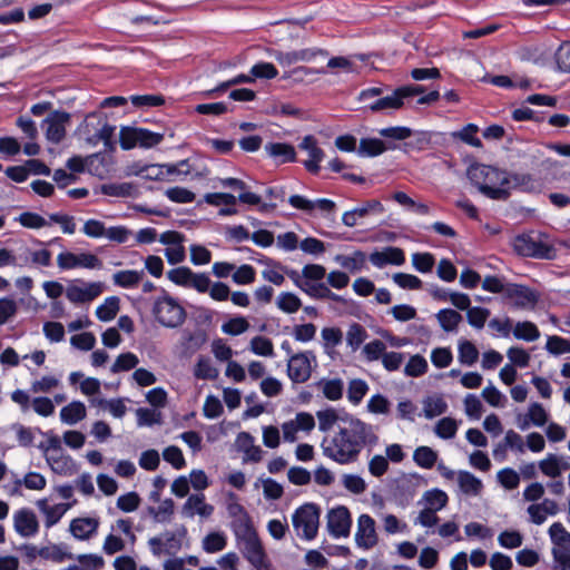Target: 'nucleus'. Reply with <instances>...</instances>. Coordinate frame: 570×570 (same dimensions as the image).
Instances as JSON below:
<instances>
[{
  "label": "nucleus",
  "instance_id": "58836bf2",
  "mask_svg": "<svg viewBox=\"0 0 570 570\" xmlns=\"http://www.w3.org/2000/svg\"><path fill=\"white\" fill-rule=\"evenodd\" d=\"M227 546V535L223 531H212L202 540V548L207 553H217Z\"/></svg>",
  "mask_w": 570,
  "mask_h": 570
},
{
  "label": "nucleus",
  "instance_id": "c9c22d12",
  "mask_svg": "<svg viewBox=\"0 0 570 570\" xmlns=\"http://www.w3.org/2000/svg\"><path fill=\"white\" fill-rule=\"evenodd\" d=\"M460 490L468 495H479L482 491V481L468 471H459L456 474Z\"/></svg>",
  "mask_w": 570,
  "mask_h": 570
},
{
  "label": "nucleus",
  "instance_id": "09e8293b",
  "mask_svg": "<svg viewBox=\"0 0 570 570\" xmlns=\"http://www.w3.org/2000/svg\"><path fill=\"white\" fill-rule=\"evenodd\" d=\"M513 336L518 340L533 342L540 337V332L534 323L524 321V322H518L514 325Z\"/></svg>",
  "mask_w": 570,
  "mask_h": 570
},
{
  "label": "nucleus",
  "instance_id": "603ef678",
  "mask_svg": "<svg viewBox=\"0 0 570 570\" xmlns=\"http://www.w3.org/2000/svg\"><path fill=\"white\" fill-rule=\"evenodd\" d=\"M249 322L244 316H235L222 324V332L226 335L238 336L247 332Z\"/></svg>",
  "mask_w": 570,
  "mask_h": 570
},
{
  "label": "nucleus",
  "instance_id": "f8f14e48",
  "mask_svg": "<svg viewBox=\"0 0 570 570\" xmlns=\"http://www.w3.org/2000/svg\"><path fill=\"white\" fill-rule=\"evenodd\" d=\"M215 507L206 501L204 493H194L187 497L181 505L180 514L185 519L198 518L200 522L213 517Z\"/></svg>",
  "mask_w": 570,
  "mask_h": 570
},
{
  "label": "nucleus",
  "instance_id": "69168bd1",
  "mask_svg": "<svg viewBox=\"0 0 570 570\" xmlns=\"http://www.w3.org/2000/svg\"><path fill=\"white\" fill-rule=\"evenodd\" d=\"M549 535L553 547H562L570 544V532L561 522H554L549 528Z\"/></svg>",
  "mask_w": 570,
  "mask_h": 570
},
{
  "label": "nucleus",
  "instance_id": "4be33fe9",
  "mask_svg": "<svg viewBox=\"0 0 570 570\" xmlns=\"http://www.w3.org/2000/svg\"><path fill=\"white\" fill-rule=\"evenodd\" d=\"M36 505L45 517V527L47 529L56 525L71 508V503H58L50 505L48 499L38 500Z\"/></svg>",
  "mask_w": 570,
  "mask_h": 570
},
{
  "label": "nucleus",
  "instance_id": "de8ad7c7",
  "mask_svg": "<svg viewBox=\"0 0 570 570\" xmlns=\"http://www.w3.org/2000/svg\"><path fill=\"white\" fill-rule=\"evenodd\" d=\"M367 338L366 330L358 323L350 325L346 332V344L353 351H357Z\"/></svg>",
  "mask_w": 570,
  "mask_h": 570
},
{
  "label": "nucleus",
  "instance_id": "6e6d98bb",
  "mask_svg": "<svg viewBox=\"0 0 570 570\" xmlns=\"http://www.w3.org/2000/svg\"><path fill=\"white\" fill-rule=\"evenodd\" d=\"M164 170L166 176V181H175L180 176H187L191 173V166L189 160L184 159L176 164H164Z\"/></svg>",
  "mask_w": 570,
  "mask_h": 570
},
{
  "label": "nucleus",
  "instance_id": "c03bdc74",
  "mask_svg": "<svg viewBox=\"0 0 570 570\" xmlns=\"http://www.w3.org/2000/svg\"><path fill=\"white\" fill-rule=\"evenodd\" d=\"M458 358L461 364L472 366L479 358V351L472 342L462 340L458 345Z\"/></svg>",
  "mask_w": 570,
  "mask_h": 570
},
{
  "label": "nucleus",
  "instance_id": "680f3d73",
  "mask_svg": "<svg viewBox=\"0 0 570 570\" xmlns=\"http://www.w3.org/2000/svg\"><path fill=\"white\" fill-rule=\"evenodd\" d=\"M139 363V358L136 354L131 352L121 353L117 356L115 363L112 364L110 371L112 373L126 372L135 368Z\"/></svg>",
  "mask_w": 570,
  "mask_h": 570
},
{
  "label": "nucleus",
  "instance_id": "9b49d317",
  "mask_svg": "<svg viewBox=\"0 0 570 570\" xmlns=\"http://www.w3.org/2000/svg\"><path fill=\"white\" fill-rule=\"evenodd\" d=\"M238 540L243 547L245 558L255 569L269 570V562L257 532Z\"/></svg>",
  "mask_w": 570,
  "mask_h": 570
},
{
  "label": "nucleus",
  "instance_id": "2f4dec72",
  "mask_svg": "<svg viewBox=\"0 0 570 570\" xmlns=\"http://www.w3.org/2000/svg\"><path fill=\"white\" fill-rule=\"evenodd\" d=\"M334 261L352 274L361 272L366 264V255L362 250H355L351 255L338 254Z\"/></svg>",
  "mask_w": 570,
  "mask_h": 570
},
{
  "label": "nucleus",
  "instance_id": "9d476101",
  "mask_svg": "<svg viewBox=\"0 0 570 570\" xmlns=\"http://www.w3.org/2000/svg\"><path fill=\"white\" fill-rule=\"evenodd\" d=\"M167 278L178 286L194 288L198 293H207L210 285V278L206 274L195 273L186 266L170 269Z\"/></svg>",
  "mask_w": 570,
  "mask_h": 570
},
{
  "label": "nucleus",
  "instance_id": "79ce46f5",
  "mask_svg": "<svg viewBox=\"0 0 570 570\" xmlns=\"http://www.w3.org/2000/svg\"><path fill=\"white\" fill-rule=\"evenodd\" d=\"M275 304L279 311L286 314H294L302 307L301 298L292 292L279 293Z\"/></svg>",
  "mask_w": 570,
  "mask_h": 570
},
{
  "label": "nucleus",
  "instance_id": "393cba45",
  "mask_svg": "<svg viewBox=\"0 0 570 570\" xmlns=\"http://www.w3.org/2000/svg\"><path fill=\"white\" fill-rule=\"evenodd\" d=\"M538 466L543 475L556 479L561 476L563 471L570 469V464L560 455L548 453L538 462Z\"/></svg>",
  "mask_w": 570,
  "mask_h": 570
},
{
  "label": "nucleus",
  "instance_id": "e433bc0d",
  "mask_svg": "<svg viewBox=\"0 0 570 570\" xmlns=\"http://www.w3.org/2000/svg\"><path fill=\"white\" fill-rule=\"evenodd\" d=\"M38 556L45 560H50L56 563L73 559L72 553L67 550L65 544H49L42 547L39 549Z\"/></svg>",
  "mask_w": 570,
  "mask_h": 570
},
{
  "label": "nucleus",
  "instance_id": "774afa93",
  "mask_svg": "<svg viewBox=\"0 0 570 570\" xmlns=\"http://www.w3.org/2000/svg\"><path fill=\"white\" fill-rule=\"evenodd\" d=\"M558 70L570 73V42L562 43L554 55Z\"/></svg>",
  "mask_w": 570,
  "mask_h": 570
},
{
  "label": "nucleus",
  "instance_id": "e2e57ef3",
  "mask_svg": "<svg viewBox=\"0 0 570 570\" xmlns=\"http://www.w3.org/2000/svg\"><path fill=\"white\" fill-rule=\"evenodd\" d=\"M185 532L186 530L183 529L179 532L166 531L160 534L165 544L166 554H175L181 549Z\"/></svg>",
  "mask_w": 570,
  "mask_h": 570
},
{
  "label": "nucleus",
  "instance_id": "ddd939ff",
  "mask_svg": "<svg viewBox=\"0 0 570 570\" xmlns=\"http://www.w3.org/2000/svg\"><path fill=\"white\" fill-rule=\"evenodd\" d=\"M57 265L61 271L75 268L96 269L101 267V261L90 253L61 252L57 256Z\"/></svg>",
  "mask_w": 570,
  "mask_h": 570
},
{
  "label": "nucleus",
  "instance_id": "72a5a7b5",
  "mask_svg": "<svg viewBox=\"0 0 570 570\" xmlns=\"http://www.w3.org/2000/svg\"><path fill=\"white\" fill-rule=\"evenodd\" d=\"M193 374L198 380L214 381L218 377L219 371L209 357L200 355L196 360Z\"/></svg>",
  "mask_w": 570,
  "mask_h": 570
},
{
  "label": "nucleus",
  "instance_id": "338daca9",
  "mask_svg": "<svg viewBox=\"0 0 570 570\" xmlns=\"http://www.w3.org/2000/svg\"><path fill=\"white\" fill-rule=\"evenodd\" d=\"M385 350L386 346L382 341L373 340L363 346L362 354L367 362H375L382 360Z\"/></svg>",
  "mask_w": 570,
  "mask_h": 570
},
{
  "label": "nucleus",
  "instance_id": "1a4fd4ad",
  "mask_svg": "<svg viewBox=\"0 0 570 570\" xmlns=\"http://www.w3.org/2000/svg\"><path fill=\"white\" fill-rule=\"evenodd\" d=\"M105 288L106 286L102 282L73 279L66 287V297L72 304H86L99 297Z\"/></svg>",
  "mask_w": 570,
  "mask_h": 570
},
{
  "label": "nucleus",
  "instance_id": "49530a36",
  "mask_svg": "<svg viewBox=\"0 0 570 570\" xmlns=\"http://www.w3.org/2000/svg\"><path fill=\"white\" fill-rule=\"evenodd\" d=\"M316 417L318 421V430L321 432H328L338 421L344 423V420H346V417H341L337 411L332 407L317 411Z\"/></svg>",
  "mask_w": 570,
  "mask_h": 570
},
{
  "label": "nucleus",
  "instance_id": "4468645a",
  "mask_svg": "<svg viewBox=\"0 0 570 570\" xmlns=\"http://www.w3.org/2000/svg\"><path fill=\"white\" fill-rule=\"evenodd\" d=\"M327 530L334 538H346L350 534L352 518L348 509L338 505L327 512Z\"/></svg>",
  "mask_w": 570,
  "mask_h": 570
},
{
  "label": "nucleus",
  "instance_id": "b1692460",
  "mask_svg": "<svg viewBox=\"0 0 570 570\" xmlns=\"http://www.w3.org/2000/svg\"><path fill=\"white\" fill-rule=\"evenodd\" d=\"M317 56L326 57L327 52L318 48H306L291 52H277L275 58L279 63L291 66L299 61H313Z\"/></svg>",
  "mask_w": 570,
  "mask_h": 570
},
{
  "label": "nucleus",
  "instance_id": "a19ab883",
  "mask_svg": "<svg viewBox=\"0 0 570 570\" xmlns=\"http://www.w3.org/2000/svg\"><path fill=\"white\" fill-rule=\"evenodd\" d=\"M436 320L445 332H454L456 331L458 326L462 322L463 317L462 315L451 308H444L436 313Z\"/></svg>",
  "mask_w": 570,
  "mask_h": 570
},
{
  "label": "nucleus",
  "instance_id": "473e14b6",
  "mask_svg": "<svg viewBox=\"0 0 570 570\" xmlns=\"http://www.w3.org/2000/svg\"><path fill=\"white\" fill-rule=\"evenodd\" d=\"M145 276L144 271L125 269L118 271L112 274V282L115 285L122 288H135L142 281Z\"/></svg>",
  "mask_w": 570,
  "mask_h": 570
},
{
  "label": "nucleus",
  "instance_id": "3c124183",
  "mask_svg": "<svg viewBox=\"0 0 570 570\" xmlns=\"http://www.w3.org/2000/svg\"><path fill=\"white\" fill-rule=\"evenodd\" d=\"M149 512L156 522H170L175 512V502L173 499L167 498L157 508L150 509Z\"/></svg>",
  "mask_w": 570,
  "mask_h": 570
},
{
  "label": "nucleus",
  "instance_id": "423d86ee",
  "mask_svg": "<svg viewBox=\"0 0 570 570\" xmlns=\"http://www.w3.org/2000/svg\"><path fill=\"white\" fill-rule=\"evenodd\" d=\"M153 313L163 326L170 328L180 326L186 318L184 307L169 295H164L155 301Z\"/></svg>",
  "mask_w": 570,
  "mask_h": 570
},
{
  "label": "nucleus",
  "instance_id": "c756f323",
  "mask_svg": "<svg viewBox=\"0 0 570 570\" xmlns=\"http://www.w3.org/2000/svg\"><path fill=\"white\" fill-rule=\"evenodd\" d=\"M448 502L449 495L446 492L434 488L425 491L419 500L417 504L439 512L448 505Z\"/></svg>",
  "mask_w": 570,
  "mask_h": 570
},
{
  "label": "nucleus",
  "instance_id": "bb28decb",
  "mask_svg": "<svg viewBox=\"0 0 570 570\" xmlns=\"http://www.w3.org/2000/svg\"><path fill=\"white\" fill-rule=\"evenodd\" d=\"M527 511L531 522L542 524L548 515H556L559 512V507L554 500L543 499L540 503L529 505Z\"/></svg>",
  "mask_w": 570,
  "mask_h": 570
},
{
  "label": "nucleus",
  "instance_id": "4c0bfd02",
  "mask_svg": "<svg viewBox=\"0 0 570 570\" xmlns=\"http://www.w3.org/2000/svg\"><path fill=\"white\" fill-rule=\"evenodd\" d=\"M423 415L431 420L444 414L448 411V403L441 395H431L422 401Z\"/></svg>",
  "mask_w": 570,
  "mask_h": 570
},
{
  "label": "nucleus",
  "instance_id": "a211bd4d",
  "mask_svg": "<svg viewBox=\"0 0 570 570\" xmlns=\"http://www.w3.org/2000/svg\"><path fill=\"white\" fill-rule=\"evenodd\" d=\"M504 296L510 299L515 307L527 309L533 308L539 301V295L534 291L518 284H508Z\"/></svg>",
  "mask_w": 570,
  "mask_h": 570
},
{
  "label": "nucleus",
  "instance_id": "a18cd8bd",
  "mask_svg": "<svg viewBox=\"0 0 570 570\" xmlns=\"http://www.w3.org/2000/svg\"><path fill=\"white\" fill-rule=\"evenodd\" d=\"M267 154L283 163L295 159V149L293 146L283 142H272L265 146Z\"/></svg>",
  "mask_w": 570,
  "mask_h": 570
},
{
  "label": "nucleus",
  "instance_id": "c85d7f7f",
  "mask_svg": "<svg viewBox=\"0 0 570 570\" xmlns=\"http://www.w3.org/2000/svg\"><path fill=\"white\" fill-rule=\"evenodd\" d=\"M87 416V409L83 402L72 401L62 406L59 412L60 421L67 425H76L85 420Z\"/></svg>",
  "mask_w": 570,
  "mask_h": 570
},
{
  "label": "nucleus",
  "instance_id": "412c9836",
  "mask_svg": "<svg viewBox=\"0 0 570 570\" xmlns=\"http://www.w3.org/2000/svg\"><path fill=\"white\" fill-rule=\"evenodd\" d=\"M299 148L308 155V159L304 161L305 168L312 174H317L320 164L325 156L324 151L317 146V140L311 135L305 136L299 144Z\"/></svg>",
  "mask_w": 570,
  "mask_h": 570
},
{
  "label": "nucleus",
  "instance_id": "6e6552de",
  "mask_svg": "<svg viewBox=\"0 0 570 570\" xmlns=\"http://www.w3.org/2000/svg\"><path fill=\"white\" fill-rule=\"evenodd\" d=\"M317 367V358L313 351L293 354L287 361V375L293 383L307 382Z\"/></svg>",
  "mask_w": 570,
  "mask_h": 570
},
{
  "label": "nucleus",
  "instance_id": "13d9d810",
  "mask_svg": "<svg viewBox=\"0 0 570 570\" xmlns=\"http://www.w3.org/2000/svg\"><path fill=\"white\" fill-rule=\"evenodd\" d=\"M249 350L259 356L271 357L274 355V345L272 340L262 335L254 336L250 340Z\"/></svg>",
  "mask_w": 570,
  "mask_h": 570
},
{
  "label": "nucleus",
  "instance_id": "f704fd0d",
  "mask_svg": "<svg viewBox=\"0 0 570 570\" xmlns=\"http://www.w3.org/2000/svg\"><path fill=\"white\" fill-rule=\"evenodd\" d=\"M403 106V98L397 88L390 96L379 97L377 99L368 102L366 107L372 111H384L389 109H399Z\"/></svg>",
  "mask_w": 570,
  "mask_h": 570
},
{
  "label": "nucleus",
  "instance_id": "39448f33",
  "mask_svg": "<svg viewBox=\"0 0 570 570\" xmlns=\"http://www.w3.org/2000/svg\"><path fill=\"white\" fill-rule=\"evenodd\" d=\"M513 249L521 256L534 257L540 259H553L557 256V249L542 235L523 234L513 239Z\"/></svg>",
  "mask_w": 570,
  "mask_h": 570
},
{
  "label": "nucleus",
  "instance_id": "052dcab7",
  "mask_svg": "<svg viewBox=\"0 0 570 570\" xmlns=\"http://www.w3.org/2000/svg\"><path fill=\"white\" fill-rule=\"evenodd\" d=\"M232 528L237 539L257 532L253 525L252 518L247 512L242 517L232 519Z\"/></svg>",
  "mask_w": 570,
  "mask_h": 570
},
{
  "label": "nucleus",
  "instance_id": "cd10ccee",
  "mask_svg": "<svg viewBox=\"0 0 570 570\" xmlns=\"http://www.w3.org/2000/svg\"><path fill=\"white\" fill-rule=\"evenodd\" d=\"M51 470L60 475H72L76 471V463L63 450L58 454L45 456Z\"/></svg>",
  "mask_w": 570,
  "mask_h": 570
},
{
  "label": "nucleus",
  "instance_id": "7ed1b4c3",
  "mask_svg": "<svg viewBox=\"0 0 570 570\" xmlns=\"http://www.w3.org/2000/svg\"><path fill=\"white\" fill-rule=\"evenodd\" d=\"M116 127L108 124L101 114L91 112L78 127L79 136L90 146L102 142L105 147L112 146Z\"/></svg>",
  "mask_w": 570,
  "mask_h": 570
},
{
  "label": "nucleus",
  "instance_id": "aec40b11",
  "mask_svg": "<svg viewBox=\"0 0 570 570\" xmlns=\"http://www.w3.org/2000/svg\"><path fill=\"white\" fill-rule=\"evenodd\" d=\"M384 213V206L377 199L364 202L362 205L345 212L342 216V222L347 227H354L358 224L361 218L368 215H381Z\"/></svg>",
  "mask_w": 570,
  "mask_h": 570
},
{
  "label": "nucleus",
  "instance_id": "0e129e2a",
  "mask_svg": "<svg viewBox=\"0 0 570 570\" xmlns=\"http://www.w3.org/2000/svg\"><path fill=\"white\" fill-rule=\"evenodd\" d=\"M320 386L327 400L337 401L343 395V381L340 379L321 381Z\"/></svg>",
  "mask_w": 570,
  "mask_h": 570
},
{
  "label": "nucleus",
  "instance_id": "7c9ffc66",
  "mask_svg": "<svg viewBox=\"0 0 570 570\" xmlns=\"http://www.w3.org/2000/svg\"><path fill=\"white\" fill-rule=\"evenodd\" d=\"M301 291L315 299L343 302V298L340 295L333 293L324 283L306 281L304 284H302Z\"/></svg>",
  "mask_w": 570,
  "mask_h": 570
},
{
  "label": "nucleus",
  "instance_id": "0eeeda50",
  "mask_svg": "<svg viewBox=\"0 0 570 570\" xmlns=\"http://www.w3.org/2000/svg\"><path fill=\"white\" fill-rule=\"evenodd\" d=\"M163 139V134L154 132L144 128L122 127L119 132L120 146L125 150L136 147L151 148L160 144Z\"/></svg>",
  "mask_w": 570,
  "mask_h": 570
},
{
  "label": "nucleus",
  "instance_id": "f3484780",
  "mask_svg": "<svg viewBox=\"0 0 570 570\" xmlns=\"http://www.w3.org/2000/svg\"><path fill=\"white\" fill-rule=\"evenodd\" d=\"M70 121V114L53 111L43 120L46 137L49 141L60 142L66 136V126Z\"/></svg>",
  "mask_w": 570,
  "mask_h": 570
},
{
  "label": "nucleus",
  "instance_id": "bf43d9fd",
  "mask_svg": "<svg viewBox=\"0 0 570 570\" xmlns=\"http://www.w3.org/2000/svg\"><path fill=\"white\" fill-rule=\"evenodd\" d=\"M368 392V384L361 379H354L350 381L348 387H347V400L354 404L357 405L361 403L363 397Z\"/></svg>",
  "mask_w": 570,
  "mask_h": 570
},
{
  "label": "nucleus",
  "instance_id": "20e7f679",
  "mask_svg": "<svg viewBox=\"0 0 570 570\" xmlns=\"http://www.w3.org/2000/svg\"><path fill=\"white\" fill-rule=\"evenodd\" d=\"M321 509L315 503H304L292 514V524L296 535L304 541H312L317 537L320 528Z\"/></svg>",
  "mask_w": 570,
  "mask_h": 570
},
{
  "label": "nucleus",
  "instance_id": "f03ea898",
  "mask_svg": "<svg viewBox=\"0 0 570 570\" xmlns=\"http://www.w3.org/2000/svg\"><path fill=\"white\" fill-rule=\"evenodd\" d=\"M468 177L484 196L495 200L509 198L508 171L484 164H474L469 167Z\"/></svg>",
  "mask_w": 570,
  "mask_h": 570
},
{
  "label": "nucleus",
  "instance_id": "5701e85b",
  "mask_svg": "<svg viewBox=\"0 0 570 570\" xmlns=\"http://www.w3.org/2000/svg\"><path fill=\"white\" fill-rule=\"evenodd\" d=\"M368 259L377 268H382L389 264L401 266L405 263V255L401 248L390 246L381 252H373Z\"/></svg>",
  "mask_w": 570,
  "mask_h": 570
},
{
  "label": "nucleus",
  "instance_id": "ea45409f",
  "mask_svg": "<svg viewBox=\"0 0 570 570\" xmlns=\"http://www.w3.org/2000/svg\"><path fill=\"white\" fill-rule=\"evenodd\" d=\"M120 301L117 296H109L96 308V316L101 322H109L119 312Z\"/></svg>",
  "mask_w": 570,
  "mask_h": 570
},
{
  "label": "nucleus",
  "instance_id": "a878e982",
  "mask_svg": "<svg viewBox=\"0 0 570 570\" xmlns=\"http://www.w3.org/2000/svg\"><path fill=\"white\" fill-rule=\"evenodd\" d=\"M99 527L98 519L77 518L70 522L69 530L78 540H88L96 534Z\"/></svg>",
  "mask_w": 570,
  "mask_h": 570
},
{
  "label": "nucleus",
  "instance_id": "864d4df0",
  "mask_svg": "<svg viewBox=\"0 0 570 570\" xmlns=\"http://www.w3.org/2000/svg\"><path fill=\"white\" fill-rule=\"evenodd\" d=\"M60 386V380L55 375H42L30 384V391L35 394L50 393Z\"/></svg>",
  "mask_w": 570,
  "mask_h": 570
},
{
  "label": "nucleus",
  "instance_id": "6ab92c4d",
  "mask_svg": "<svg viewBox=\"0 0 570 570\" xmlns=\"http://www.w3.org/2000/svg\"><path fill=\"white\" fill-rule=\"evenodd\" d=\"M12 519L16 532L22 538H31L38 533L39 521L32 510L19 509L13 513Z\"/></svg>",
  "mask_w": 570,
  "mask_h": 570
},
{
  "label": "nucleus",
  "instance_id": "4d7b16f0",
  "mask_svg": "<svg viewBox=\"0 0 570 570\" xmlns=\"http://www.w3.org/2000/svg\"><path fill=\"white\" fill-rule=\"evenodd\" d=\"M101 191L114 197H131L137 194V188L131 183L108 184L101 187Z\"/></svg>",
  "mask_w": 570,
  "mask_h": 570
},
{
  "label": "nucleus",
  "instance_id": "8fccbe9b",
  "mask_svg": "<svg viewBox=\"0 0 570 570\" xmlns=\"http://www.w3.org/2000/svg\"><path fill=\"white\" fill-rule=\"evenodd\" d=\"M386 150L385 144L377 138H363L360 141L357 154L360 156L374 157Z\"/></svg>",
  "mask_w": 570,
  "mask_h": 570
},
{
  "label": "nucleus",
  "instance_id": "37998d69",
  "mask_svg": "<svg viewBox=\"0 0 570 570\" xmlns=\"http://www.w3.org/2000/svg\"><path fill=\"white\" fill-rule=\"evenodd\" d=\"M460 426V421L453 417L445 416L440 419L434 425V433L438 438L443 440L453 439Z\"/></svg>",
  "mask_w": 570,
  "mask_h": 570
},
{
  "label": "nucleus",
  "instance_id": "5fc2aeb1",
  "mask_svg": "<svg viewBox=\"0 0 570 570\" xmlns=\"http://www.w3.org/2000/svg\"><path fill=\"white\" fill-rule=\"evenodd\" d=\"M438 460V453L430 446H419L413 453V461L423 469H431Z\"/></svg>",
  "mask_w": 570,
  "mask_h": 570
},
{
  "label": "nucleus",
  "instance_id": "dca6fc26",
  "mask_svg": "<svg viewBox=\"0 0 570 570\" xmlns=\"http://www.w3.org/2000/svg\"><path fill=\"white\" fill-rule=\"evenodd\" d=\"M355 542L358 548L368 550L376 546L377 533L375 520L370 514H361L357 519V529L355 532Z\"/></svg>",
  "mask_w": 570,
  "mask_h": 570
},
{
  "label": "nucleus",
  "instance_id": "f257e3e1",
  "mask_svg": "<svg viewBox=\"0 0 570 570\" xmlns=\"http://www.w3.org/2000/svg\"><path fill=\"white\" fill-rule=\"evenodd\" d=\"M377 435L373 428L353 416H346L344 425L333 434L323 438L321 449L323 455L338 464H350L357 461L362 449L375 444Z\"/></svg>",
  "mask_w": 570,
  "mask_h": 570
},
{
  "label": "nucleus",
  "instance_id": "2eb2a0df",
  "mask_svg": "<svg viewBox=\"0 0 570 570\" xmlns=\"http://www.w3.org/2000/svg\"><path fill=\"white\" fill-rule=\"evenodd\" d=\"M288 204L302 210L308 215H312L315 210H318L324 216H330L336 209V204L327 198H318L316 200H311L302 195H292L288 198Z\"/></svg>",
  "mask_w": 570,
  "mask_h": 570
}]
</instances>
